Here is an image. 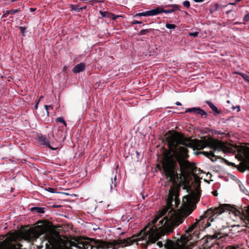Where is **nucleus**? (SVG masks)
Wrapping results in <instances>:
<instances>
[{
	"label": "nucleus",
	"instance_id": "1",
	"mask_svg": "<svg viewBox=\"0 0 249 249\" xmlns=\"http://www.w3.org/2000/svg\"><path fill=\"white\" fill-rule=\"evenodd\" d=\"M166 138L169 151L165 154L162 162L163 174L167 181L173 183L169 190L166 206L159 211L151 222L138 235L108 242L91 238V249H107L109 248L115 249L143 240L148 243H154L161 236L171 232L174 227L181 224L184 218L192 213L196 208L195 203L198 199L197 195H189L184 196L180 209L177 211L174 210L180 204L178 198L179 187L177 184L178 177L177 160L178 162L181 174L185 180L192 175L197 182L195 175L196 167L193 163L185 160L188 157V151L183 146L194 147L197 150L209 147L213 150L224 152H233L237 150L241 160H245V166L249 170V147H235L212 138L192 140L177 132L167 134Z\"/></svg>",
	"mask_w": 249,
	"mask_h": 249
},
{
	"label": "nucleus",
	"instance_id": "2",
	"mask_svg": "<svg viewBox=\"0 0 249 249\" xmlns=\"http://www.w3.org/2000/svg\"><path fill=\"white\" fill-rule=\"evenodd\" d=\"M245 211L246 213L243 210L241 212L230 205L223 204L218 207L211 208L208 209L205 212L203 216L205 218H209L208 221L212 222L214 218H216L219 214L226 211H230L235 216H239L242 219L249 222V206L245 207Z\"/></svg>",
	"mask_w": 249,
	"mask_h": 249
},
{
	"label": "nucleus",
	"instance_id": "3",
	"mask_svg": "<svg viewBox=\"0 0 249 249\" xmlns=\"http://www.w3.org/2000/svg\"><path fill=\"white\" fill-rule=\"evenodd\" d=\"M196 226V224L192 225L186 231V233L181 236L179 239L176 241L167 240L164 244V247L166 249H191L188 245V242L191 239V232Z\"/></svg>",
	"mask_w": 249,
	"mask_h": 249
},
{
	"label": "nucleus",
	"instance_id": "4",
	"mask_svg": "<svg viewBox=\"0 0 249 249\" xmlns=\"http://www.w3.org/2000/svg\"><path fill=\"white\" fill-rule=\"evenodd\" d=\"M48 230V229L46 226L38 225L35 229H29L25 231L24 236L28 240H34L47 232Z\"/></svg>",
	"mask_w": 249,
	"mask_h": 249
},
{
	"label": "nucleus",
	"instance_id": "5",
	"mask_svg": "<svg viewBox=\"0 0 249 249\" xmlns=\"http://www.w3.org/2000/svg\"><path fill=\"white\" fill-rule=\"evenodd\" d=\"M18 238L17 233L10 234L3 241L0 242V249H21V245L14 242Z\"/></svg>",
	"mask_w": 249,
	"mask_h": 249
},
{
	"label": "nucleus",
	"instance_id": "6",
	"mask_svg": "<svg viewBox=\"0 0 249 249\" xmlns=\"http://www.w3.org/2000/svg\"><path fill=\"white\" fill-rule=\"evenodd\" d=\"M175 9H171L169 10H164L162 7H158L154 9L145 11L142 13H139L136 14L135 16H153L157 15L161 13H171L173 12Z\"/></svg>",
	"mask_w": 249,
	"mask_h": 249
},
{
	"label": "nucleus",
	"instance_id": "7",
	"mask_svg": "<svg viewBox=\"0 0 249 249\" xmlns=\"http://www.w3.org/2000/svg\"><path fill=\"white\" fill-rule=\"evenodd\" d=\"M185 112H194L195 114L200 115L202 117L205 116V117L207 116V113L199 107L188 108L186 110Z\"/></svg>",
	"mask_w": 249,
	"mask_h": 249
},
{
	"label": "nucleus",
	"instance_id": "8",
	"mask_svg": "<svg viewBox=\"0 0 249 249\" xmlns=\"http://www.w3.org/2000/svg\"><path fill=\"white\" fill-rule=\"evenodd\" d=\"M85 66L84 63H80L73 68L72 71L75 73L83 71L85 69Z\"/></svg>",
	"mask_w": 249,
	"mask_h": 249
},
{
	"label": "nucleus",
	"instance_id": "9",
	"mask_svg": "<svg viewBox=\"0 0 249 249\" xmlns=\"http://www.w3.org/2000/svg\"><path fill=\"white\" fill-rule=\"evenodd\" d=\"M100 13L103 17L108 18L114 20H115L117 17H119L118 16H115L114 14L107 11L103 12L100 11Z\"/></svg>",
	"mask_w": 249,
	"mask_h": 249
},
{
	"label": "nucleus",
	"instance_id": "10",
	"mask_svg": "<svg viewBox=\"0 0 249 249\" xmlns=\"http://www.w3.org/2000/svg\"><path fill=\"white\" fill-rule=\"evenodd\" d=\"M207 104L209 105L210 107L217 114H219L220 112L218 110L217 107L215 106L212 102L210 101H207Z\"/></svg>",
	"mask_w": 249,
	"mask_h": 249
},
{
	"label": "nucleus",
	"instance_id": "11",
	"mask_svg": "<svg viewBox=\"0 0 249 249\" xmlns=\"http://www.w3.org/2000/svg\"><path fill=\"white\" fill-rule=\"evenodd\" d=\"M41 139L44 142V144L47 145L49 148H50L51 149H53V150H56L58 149V147H52L49 143V141L48 140L45 138H41Z\"/></svg>",
	"mask_w": 249,
	"mask_h": 249
},
{
	"label": "nucleus",
	"instance_id": "12",
	"mask_svg": "<svg viewBox=\"0 0 249 249\" xmlns=\"http://www.w3.org/2000/svg\"><path fill=\"white\" fill-rule=\"evenodd\" d=\"M19 10H15V9H12L11 10H7L6 11V13L3 15V17H6V15L8 14H15L16 13L18 12Z\"/></svg>",
	"mask_w": 249,
	"mask_h": 249
},
{
	"label": "nucleus",
	"instance_id": "13",
	"mask_svg": "<svg viewBox=\"0 0 249 249\" xmlns=\"http://www.w3.org/2000/svg\"><path fill=\"white\" fill-rule=\"evenodd\" d=\"M116 176H115L113 178V180H112L111 184H110L111 189H115L116 187Z\"/></svg>",
	"mask_w": 249,
	"mask_h": 249
},
{
	"label": "nucleus",
	"instance_id": "14",
	"mask_svg": "<svg viewBox=\"0 0 249 249\" xmlns=\"http://www.w3.org/2000/svg\"><path fill=\"white\" fill-rule=\"evenodd\" d=\"M203 154L209 158H213L214 156L213 151L210 152H203Z\"/></svg>",
	"mask_w": 249,
	"mask_h": 249
},
{
	"label": "nucleus",
	"instance_id": "15",
	"mask_svg": "<svg viewBox=\"0 0 249 249\" xmlns=\"http://www.w3.org/2000/svg\"><path fill=\"white\" fill-rule=\"evenodd\" d=\"M56 121L57 122L61 123L63 124L65 126H67V124H66V122L65 121L64 119L61 117L57 118L56 119Z\"/></svg>",
	"mask_w": 249,
	"mask_h": 249
},
{
	"label": "nucleus",
	"instance_id": "16",
	"mask_svg": "<svg viewBox=\"0 0 249 249\" xmlns=\"http://www.w3.org/2000/svg\"><path fill=\"white\" fill-rule=\"evenodd\" d=\"M166 27L168 29H174L176 28V26L174 24L167 23L165 25Z\"/></svg>",
	"mask_w": 249,
	"mask_h": 249
},
{
	"label": "nucleus",
	"instance_id": "17",
	"mask_svg": "<svg viewBox=\"0 0 249 249\" xmlns=\"http://www.w3.org/2000/svg\"><path fill=\"white\" fill-rule=\"evenodd\" d=\"M244 79L249 83V75L243 73L240 74Z\"/></svg>",
	"mask_w": 249,
	"mask_h": 249
},
{
	"label": "nucleus",
	"instance_id": "18",
	"mask_svg": "<svg viewBox=\"0 0 249 249\" xmlns=\"http://www.w3.org/2000/svg\"><path fill=\"white\" fill-rule=\"evenodd\" d=\"M183 5L184 6L189 8L190 6V2L188 0H185L183 2Z\"/></svg>",
	"mask_w": 249,
	"mask_h": 249
},
{
	"label": "nucleus",
	"instance_id": "19",
	"mask_svg": "<svg viewBox=\"0 0 249 249\" xmlns=\"http://www.w3.org/2000/svg\"><path fill=\"white\" fill-rule=\"evenodd\" d=\"M18 28L20 31V33L23 35V34L25 33L26 28L24 27L19 26Z\"/></svg>",
	"mask_w": 249,
	"mask_h": 249
},
{
	"label": "nucleus",
	"instance_id": "20",
	"mask_svg": "<svg viewBox=\"0 0 249 249\" xmlns=\"http://www.w3.org/2000/svg\"><path fill=\"white\" fill-rule=\"evenodd\" d=\"M45 109L47 111L48 115L49 114V111L48 110L49 109H53L52 106H49V105H45Z\"/></svg>",
	"mask_w": 249,
	"mask_h": 249
},
{
	"label": "nucleus",
	"instance_id": "21",
	"mask_svg": "<svg viewBox=\"0 0 249 249\" xmlns=\"http://www.w3.org/2000/svg\"><path fill=\"white\" fill-rule=\"evenodd\" d=\"M198 32H194V33H190L189 34V36H193L194 37H196V36H198Z\"/></svg>",
	"mask_w": 249,
	"mask_h": 249
},
{
	"label": "nucleus",
	"instance_id": "22",
	"mask_svg": "<svg viewBox=\"0 0 249 249\" xmlns=\"http://www.w3.org/2000/svg\"><path fill=\"white\" fill-rule=\"evenodd\" d=\"M35 209L37 210V212L38 213H44V211H43V209L41 208L36 207Z\"/></svg>",
	"mask_w": 249,
	"mask_h": 249
},
{
	"label": "nucleus",
	"instance_id": "23",
	"mask_svg": "<svg viewBox=\"0 0 249 249\" xmlns=\"http://www.w3.org/2000/svg\"><path fill=\"white\" fill-rule=\"evenodd\" d=\"M249 20V14L246 15L244 18V21H248Z\"/></svg>",
	"mask_w": 249,
	"mask_h": 249
},
{
	"label": "nucleus",
	"instance_id": "24",
	"mask_svg": "<svg viewBox=\"0 0 249 249\" xmlns=\"http://www.w3.org/2000/svg\"><path fill=\"white\" fill-rule=\"evenodd\" d=\"M48 191L51 192V193H54V189L52 188H48Z\"/></svg>",
	"mask_w": 249,
	"mask_h": 249
},
{
	"label": "nucleus",
	"instance_id": "25",
	"mask_svg": "<svg viewBox=\"0 0 249 249\" xmlns=\"http://www.w3.org/2000/svg\"><path fill=\"white\" fill-rule=\"evenodd\" d=\"M157 245L159 246L160 248H161L162 247V246H163V244L160 241L158 242H157Z\"/></svg>",
	"mask_w": 249,
	"mask_h": 249
},
{
	"label": "nucleus",
	"instance_id": "26",
	"mask_svg": "<svg viewBox=\"0 0 249 249\" xmlns=\"http://www.w3.org/2000/svg\"><path fill=\"white\" fill-rule=\"evenodd\" d=\"M226 249H236L235 247L232 246H229L226 248Z\"/></svg>",
	"mask_w": 249,
	"mask_h": 249
},
{
	"label": "nucleus",
	"instance_id": "27",
	"mask_svg": "<svg viewBox=\"0 0 249 249\" xmlns=\"http://www.w3.org/2000/svg\"><path fill=\"white\" fill-rule=\"evenodd\" d=\"M194 1L196 2H201L203 1V0H194Z\"/></svg>",
	"mask_w": 249,
	"mask_h": 249
},
{
	"label": "nucleus",
	"instance_id": "28",
	"mask_svg": "<svg viewBox=\"0 0 249 249\" xmlns=\"http://www.w3.org/2000/svg\"><path fill=\"white\" fill-rule=\"evenodd\" d=\"M142 23V22L138 21H135L133 23V24H140Z\"/></svg>",
	"mask_w": 249,
	"mask_h": 249
},
{
	"label": "nucleus",
	"instance_id": "29",
	"mask_svg": "<svg viewBox=\"0 0 249 249\" xmlns=\"http://www.w3.org/2000/svg\"><path fill=\"white\" fill-rule=\"evenodd\" d=\"M39 102V100H38V102H37V103L36 104V105L35 106L36 109H37L38 107V105Z\"/></svg>",
	"mask_w": 249,
	"mask_h": 249
},
{
	"label": "nucleus",
	"instance_id": "30",
	"mask_svg": "<svg viewBox=\"0 0 249 249\" xmlns=\"http://www.w3.org/2000/svg\"><path fill=\"white\" fill-rule=\"evenodd\" d=\"M213 194L214 196H216L217 195V193L216 191H214L213 192Z\"/></svg>",
	"mask_w": 249,
	"mask_h": 249
},
{
	"label": "nucleus",
	"instance_id": "31",
	"mask_svg": "<svg viewBox=\"0 0 249 249\" xmlns=\"http://www.w3.org/2000/svg\"><path fill=\"white\" fill-rule=\"evenodd\" d=\"M215 8H216V10H217L218 9V7H219L218 4H215Z\"/></svg>",
	"mask_w": 249,
	"mask_h": 249
},
{
	"label": "nucleus",
	"instance_id": "32",
	"mask_svg": "<svg viewBox=\"0 0 249 249\" xmlns=\"http://www.w3.org/2000/svg\"><path fill=\"white\" fill-rule=\"evenodd\" d=\"M176 104L177 105H178V106H180V105H181V103H180V102H176Z\"/></svg>",
	"mask_w": 249,
	"mask_h": 249
},
{
	"label": "nucleus",
	"instance_id": "33",
	"mask_svg": "<svg viewBox=\"0 0 249 249\" xmlns=\"http://www.w3.org/2000/svg\"><path fill=\"white\" fill-rule=\"evenodd\" d=\"M30 11H32V12L35 11V9H34V8H30Z\"/></svg>",
	"mask_w": 249,
	"mask_h": 249
},
{
	"label": "nucleus",
	"instance_id": "34",
	"mask_svg": "<svg viewBox=\"0 0 249 249\" xmlns=\"http://www.w3.org/2000/svg\"><path fill=\"white\" fill-rule=\"evenodd\" d=\"M237 109H238V111H240V107H237Z\"/></svg>",
	"mask_w": 249,
	"mask_h": 249
},
{
	"label": "nucleus",
	"instance_id": "35",
	"mask_svg": "<svg viewBox=\"0 0 249 249\" xmlns=\"http://www.w3.org/2000/svg\"><path fill=\"white\" fill-rule=\"evenodd\" d=\"M237 109H238V111H240V107H237Z\"/></svg>",
	"mask_w": 249,
	"mask_h": 249
},
{
	"label": "nucleus",
	"instance_id": "36",
	"mask_svg": "<svg viewBox=\"0 0 249 249\" xmlns=\"http://www.w3.org/2000/svg\"><path fill=\"white\" fill-rule=\"evenodd\" d=\"M43 98V96H41L40 97L39 99V101H40V99H41V98Z\"/></svg>",
	"mask_w": 249,
	"mask_h": 249
},
{
	"label": "nucleus",
	"instance_id": "37",
	"mask_svg": "<svg viewBox=\"0 0 249 249\" xmlns=\"http://www.w3.org/2000/svg\"><path fill=\"white\" fill-rule=\"evenodd\" d=\"M229 4H234V3H230Z\"/></svg>",
	"mask_w": 249,
	"mask_h": 249
}]
</instances>
